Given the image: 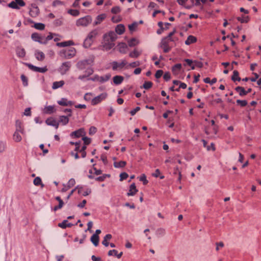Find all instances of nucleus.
Returning <instances> with one entry per match:
<instances>
[{
	"mask_svg": "<svg viewBox=\"0 0 261 261\" xmlns=\"http://www.w3.org/2000/svg\"><path fill=\"white\" fill-rule=\"evenodd\" d=\"M117 37V34L113 31L105 34L103 36V47L106 50L112 48L115 46L114 42L116 40Z\"/></svg>",
	"mask_w": 261,
	"mask_h": 261,
	"instance_id": "obj_1",
	"label": "nucleus"
},
{
	"mask_svg": "<svg viewBox=\"0 0 261 261\" xmlns=\"http://www.w3.org/2000/svg\"><path fill=\"white\" fill-rule=\"evenodd\" d=\"M54 34L50 33L46 37L44 36L41 35L37 33H33L31 35L32 39L36 42H38L41 44H45L47 43L48 40H50L53 38V35Z\"/></svg>",
	"mask_w": 261,
	"mask_h": 261,
	"instance_id": "obj_2",
	"label": "nucleus"
},
{
	"mask_svg": "<svg viewBox=\"0 0 261 261\" xmlns=\"http://www.w3.org/2000/svg\"><path fill=\"white\" fill-rule=\"evenodd\" d=\"M98 33L99 30L97 29H94L90 32L84 40V46L86 48L90 47L92 44L94 39L98 35Z\"/></svg>",
	"mask_w": 261,
	"mask_h": 261,
	"instance_id": "obj_3",
	"label": "nucleus"
},
{
	"mask_svg": "<svg viewBox=\"0 0 261 261\" xmlns=\"http://www.w3.org/2000/svg\"><path fill=\"white\" fill-rule=\"evenodd\" d=\"M76 54L75 49L71 47L68 49H62L59 53V55L63 59H71L75 56Z\"/></svg>",
	"mask_w": 261,
	"mask_h": 261,
	"instance_id": "obj_4",
	"label": "nucleus"
},
{
	"mask_svg": "<svg viewBox=\"0 0 261 261\" xmlns=\"http://www.w3.org/2000/svg\"><path fill=\"white\" fill-rule=\"evenodd\" d=\"M92 20V17L89 15H87L77 19L76 22V25L77 27H86L91 23Z\"/></svg>",
	"mask_w": 261,
	"mask_h": 261,
	"instance_id": "obj_5",
	"label": "nucleus"
},
{
	"mask_svg": "<svg viewBox=\"0 0 261 261\" xmlns=\"http://www.w3.org/2000/svg\"><path fill=\"white\" fill-rule=\"evenodd\" d=\"M25 5L23 0H14L7 5V6L11 8L15 9H19L20 7H23Z\"/></svg>",
	"mask_w": 261,
	"mask_h": 261,
	"instance_id": "obj_6",
	"label": "nucleus"
},
{
	"mask_svg": "<svg viewBox=\"0 0 261 261\" xmlns=\"http://www.w3.org/2000/svg\"><path fill=\"white\" fill-rule=\"evenodd\" d=\"M111 77L110 74H107L103 76H99L98 75H95L94 77L89 79V80H92L93 81H98L100 83H104L108 81Z\"/></svg>",
	"mask_w": 261,
	"mask_h": 261,
	"instance_id": "obj_7",
	"label": "nucleus"
},
{
	"mask_svg": "<svg viewBox=\"0 0 261 261\" xmlns=\"http://www.w3.org/2000/svg\"><path fill=\"white\" fill-rule=\"evenodd\" d=\"M70 62H65L62 64L59 68V71L61 74H65L71 67Z\"/></svg>",
	"mask_w": 261,
	"mask_h": 261,
	"instance_id": "obj_8",
	"label": "nucleus"
},
{
	"mask_svg": "<svg viewBox=\"0 0 261 261\" xmlns=\"http://www.w3.org/2000/svg\"><path fill=\"white\" fill-rule=\"evenodd\" d=\"M170 41L168 39L163 38L161 42V47L163 49L164 52L165 53H168L171 50V47L169 45Z\"/></svg>",
	"mask_w": 261,
	"mask_h": 261,
	"instance_id": "obj_9",
	"label": "nucleus"
},
{
	"mask_svg": "<svg viewBox=\"0 0 261 261\" xmlns=\"http://www.w3.org/2000/svg\"><path fill=\"white\" fill-rule=\"evenodd\" d=\"M15 132L21 133V134L24 135L25 130L23 123L19 120L15 121Z\"/></svg>",
	"mask_w": 261,
	"mask_h": 261,
	"instance_id": "obj_10",
	"label": "nucleus"
},
{
	"mask_svg": "<svg viewBox=\"0 0 261 261\" xmlns=\"http://www.w3.org/2000/svg\"><path fill=\"white\" fill-rule=\"evenodd\" d=\"M93 62L92 59H89L85 60L83 61H80L77 64V67L79 69L82 70L85 68V66L87 65L91 64Z\"/></svg>",
	"mask_w": 261,
	"mask_h": 261,
	"instance_id": "obj_11",
	"label": "nucleus"
},
{
	"mask_svg": "<svg viewBox=\"0 0 261 261\" xmlns=\"http://www.w3.org/2000/svg\"><path fill=\"white\" fill-rule=\"evenodd\" d=\"M107 96V94L106 93H103L98 95L97 96L94 97L91 101V103L93 105H96L101 102L102 100L105 99Z\"/></svg>",
	"mask_w": 261,
	"mask_h": 261,
	"instance_id": "obj_12",
	"label": "nucleus"
},
{
	"mask_svg": "<svg viewBox=\"0 0 261 261\" xmlns=\"http://www.w3.org/2000/svg\"><path fill=\"white\" fill-rule=\"evenodd\" d=\"M26 65L30 69L32 70L33 71L40 73H44L47 70L46 67L40 68L34 66L29 63H27Z\"/></svg>",
	"mask_w": 261,
	"mask_h": 261,
	"instance_id": "obj_13",
	"label": "nucleus"
},
{
	"mask_svg": "<svg viewBox=\"0 0 261 261\" xmlns=\"http://www.w3.org/2000/svg\"><path fill=\"white\" fill-rule=\"evenodd\" d=\"M112 69L113 70H116L118 68L121 69L123 68L126 64L127 62L125 60H123L121 63H118L117 62L114 61L112 62Z\"/></svg>",
	"mask_w": 261,
	"mask_h": 261,
	"instance_id": "obj_14",
	"label": "nucleus"
},
{
	"mask_svg": "<svg viewBox=\"0 0 261 261\" xmlns=\"http://www.w3.org/2000/svg\"><path fill=\"white\" fill-rule=\"evenodd\" d=\"M46 123L48 125L55 127L56 129L59 127V122L52 117L47 119L46 120Z\"/></svg>",
	"mask_w": 261,
	"mask_h": 261,
	"instance_id": "obj_15",
	"label": "nucleus"
},
{
	"mask_svg": "<svg viewBox=\"0 0 261 261\" xmlns=\"http://www.w3.org/2000/svg\"><path fill=\"white\" fill-rule=\"evenodd\" d=\"M106 18V15L105 14H101L98 15L95 19L93 23V25H96L100 24L105 18Z\"/></svg>",
	"mask_w": 261,
	"mask_h": 261,
	"instance_id": "obj_16",
	"label": "nucleus"
},
{
	"mask_svg": "<svg viewBox=\"0 0 261 261\" xmlns=\"http://www.w3.org/2000/svg\"><path fill=\"white\" fill-rule=\"evenodd\" d=\"M138 191L135 183H133L129 187L128 192L127 193L128 196H134Z\"/></svg>",
	"mask_w": 261,
	"mask_h": 261,
	"instance_id": "obj_17",
	"label": "nucleus"
},
{
	"mask_svg": "<svg viewBox=\"0 0 261 261\" xmlns=\"http://www.w3.org/2000/svg\"><path fill=\"white\" fill-rule=\"evenodd\" d=\"M16 52L17 56L19 58H22L25 56V49L21 46H18L16 48Z\"/></svg>",
	"mask_w": 261,
	"mask_h": 261,
	"instance_id": "obj_18",
	"label": "nucleus"
},
{
	"mask_svg": "<svg viewBox=\"0 0 261 261\" xmlns=\"http://www.w3.org/2000/svg\"><path fill=\"white\" fill-rule=\"evenodd\" d=\"M35 56L38 61H43L45 58L44 54L39 50H35Z\"/></svg>",
	"mask_w": 261,
	"mask_h": 261,
	"instance_id": "obj_19",
	"label": "nucleus"
},
{
	"mask_svg": "<svg viewBox=\"0 0 261 261\" xmlns=\"http://www.w3.org/2000/svg\"><path fill=\"white\" fill-rule=\"evenodd\" d=\"M85 135V132H84V130L83 128H80V129H78L77 130L73 132L71 134V136H74L76 138H79V137L82 136L83 135Z\"/></svg>",
	"mask_w": 261,
	"mask_h": 261,
	"instance_id": "obj_20",
	"label": "nucleus"
},
{
	"mask_svg": "<svg viewBox=\"0 0 261 261\" xmlns=\"http://www.w3.org/2000/svg\"><path fill=\"white\" fill-rule=\"evenodd\" d=\"M58 226L65 229L67 227H71L73 226V224L71 223H68L67 220H64L62 222L58 224Z\"/></svg>",
	"mask_w": 261,
	"mask_h": 261,
	"instance_id": "obj_21",
	"label": "nucleus"
},
{
	"mask_svg": "<svg viewBox=\"0 0 261 261\" xmlns=\"http://www.w3.org/2000/svg\"><path fill=\"white\" fill-rule=\"evenodd\" d=\"M20 134L21 133L14 132L12 138L15 142H20L22 140V137Z\"/></svg>",
	"mask_w": 261,
	"mask_h": 261,
	"instance_id": "obj_22",
	"label": "nucleus"
},
{
	"mask_svg": "<svg viewBox=\"0 0 261 261\" xmlns=\"http://www.w3.org/2000/svg\"><path fill=\"white\" fill-rule=\"evenodd\" d=\"M123 80L124 77L121 75H116L113 77V82L115 85L120 84Z\"/></svg>",
	"mask_w": 261,
	"mask_h": 261,
	"instance_id": "obj_23",
	"label": "nucleus"
},
{
	"mask_svg": "<svg viewBox=\"0 0 261 261\" xmlns=\"http://www.w3.org/2000/svg\"><path fill=\"white\" fill-rule=\"evenodd\" d=\"M55 107L53 106H49L45 107L44 112L46 114H51L55 112Z\"/></svg>",
	"mask_w": 261,
	"mask_h": 261,
	"instance_id": "obj_24",
	"label": "nucleus"
},
{
	"mask_svg": "<svg viewBox=\"0 0 261 261\" xmlns=\"http://www.w3.org/2000/svg\"><path fill=\"white\" fill-rule=\"evenodd\" d=\"M112 238V236L111 234H106L103 238V240L102 241V244L106 247H108L109 245L108 241L110 240Z\"/></svg>",
	"mask_w": 261,
	"mask_h": 261,
	"instance_id": "obj_25",
	"label": "nucleus"
},
{
	"mask_svg": "<svg viewBox=\"0 0 261 261\" xmlns=\"http://www.w3.org/2000/svg\"><path fill=\"white\" fill-rule=\"evenodd\" d=\"M58 103L59 105L64 106H71L72 105V102L68 101L66 98H62L60 100L58 101Z\"/></svg>",
	"mask_w": 261,
	"mask_h": 261,
	"instance_id": "obj_26",
	"label": "nucleus"
},
{
	"mask_svg": "<svg viewBox=\"0 0 261 261\" xmlns=\"http://www.w3.org/2000/svg\"><path fill=\"white\" fill-rule=\"evenodd\" d=\"M64 81L55 82L53 84L52 88L53 89H57L59 88L62 87L64 85Z\"/></svg>",
	"mask_w": 261,
	"mask_h": 261,
	"instance_id": "obj_27",
	"label": "nucleus"
},
{
	"mask_svg": "<svg viewBox=\"0 0 261 261\" xmlns=\"http://www.w3.org/2000/svg\"><path fill=\"white\" fill-rule=\"evenodd\" d=\"M124 26L121 24H118L115 29L116 32L119 35L122 34L124 33Z\"/></svg>",
	"mask_w": 261,
	"mask_h": 261,
	"instance_id": "obj_28",
	"label": "nucleus"
},
{
	"mask_svg": "<svg viewBox=\"0 0 261 261\" xmlns=\"http://www.w3.org/2000/svg\"><path fill=\"white\" fill-rule=\"evenodd\" d=\"M196 38L193 36L190 35L188 36L187 39L185 41V44L187 45H190L196 41Z\"/></svg>",
	"mask_w": 261,
	"mask_h": 261,
	"instance_id": "obj_29",
	"label": "nucleus"
},
{
	"mask_svg": "<svg viewBox=\"0 0 261 261\" xmlns=\"http://www.w3.org/2000/svg\"><path fill=\"white\" fill-rule=\"evenodd\" d=\"M90 240L95 246H97L99 240V236L93 234L91 237Z\"/></svg>",
	"mask_w": 261,
	"mask_h": 261,
	"instance_id": "obj_30",
	"label": "nucleus"
},
{
	"mask_svg": "<svg viewBox=\"0 0 261 261\" xmlns=\"http://www.w3.org/2000/svg\"><path fill=\"white\" fill-rule=\"evenodd\" d=\"M235 90L239 93V95L241 96L246 95V90L242 87L238 86L235 88Z\"/></svg>",
	"mask_w": 261,
	"mask_h": 261,
	"instance_id": "obj_31",
	"label": "nucleus"
},
{
	"mask_svg": "<svg viewBox=\"0 0 261 261\" xmlns=\"http://www.w3.org/2000/svg\"><path fill=\"white\" fill-rule=\"evenodd\" d=\"M73 44V42L72 41H64L62 42H59L57 43L56 45L58 46L59 47H65L67 46H70L71 45H72Z\"/></svg>",
	"mask_w": 261,
	"mask_h": 261,
	"instance_id": "obj_32",
	"label": "nucleus"
},
{
	"mask_svg": "<svg viewBox=\"0 0 261 261\" xmlns=\"http://www.w3.org/2000/svg\"><path fill=\"white\" fill-rule=\"evenodd\" d=\"M113 252H114V255L117 256V257L118 258H120L123 254L122 252H121L120 253L118 254L117 251L116 250L113 249V250H111L108 252V255L109 256L113 255Z\"/></svg>",
	"mask_w": 261,
	"mask_h": 261,
	"instance_id": "obj_33",
	"label": "nucleus"
},
{
	"mask_svg": "<svg viewBox=\"0 0 261 261\" xmlns=\"http://www.w3.org/2000/svg\"><path fill=\"white\" fill-rule=\"evenodd\" d=\"M69 122L68 116H61L60 117L59 122L63 125H66Z\"/></svg>",
	"mask_w": 261,
	"mask_h": 261,
	"instance_id": "obj_34",
	"label": "nucleus"
},
{
	"mask_svg": "<svg viewBox=\"0 0 261 261\" xmlns=\"http://www.w3.org/2000/svg\"><path fill=\"white\" fill-rule=\"evenodd\" d=\"M7 148V144L6 141H0V153L4 152Z\"/></svg>",
	"mask_w": 261,
	"mask_h": 261,
	"instance_id": "obj_35",
	"label": "nucleus"
},
{
	"mask_svg": "<svg viewBox=\"0 0 261 261\" xmlns=\"http://www.w3.org/2000/svg\"><path fill=\"white\" fill-rule=\"evenodd\" d=\"M231 80L235 82L236 81H240L241 78L239 76V72L237 70H234L233 75L231 77Z\"/></svg>",
	"mask_w": 261,
	"mask_h": 261,
	"instance_id": "obj_36",
	"label": "nucleus"
},
{
	"mask_svg": "<svg viewBox=\"0 0 261 261\" xmlns=\"http://www.w3.org/2000/svg\"><path fill=\"white\" fill-rule=\"evenodd\" d=\"M181 68V64H176L172 67V71L174 74L178 73Z\"/></svg>",
	"mask_w": 261,
	"mask_h": 261,
	"instance_id": "obj_37",
	"label": "nucleus"
},
{
	"mask_svg": "<svg viewBox=\"0 0 261 261\" xmlns=\"http://www.w3.org/2000/svg\"><path fill=\"white\" fill-rule=\"evenodd\" d=\"M126 163L125 161H120L119 162H115L114 166L115 168H122L126 165Z\"/></svg>",
	"mask_w": 261,
	"mask_h": 261,
	"instance_id": "obj_38",
	"label": "nucleus"
},
{
	"mask_svg": "<svg viewBox=\"0 0 261 261\" xmlns=\"http://www.w3.org/2000/svg\"><path fill=\"white\" fill-rule=\"evenodd\" d=\"M139 43V41L135 38H132L128 41V45L130 47L136 46Z\"/></svg>",
	"mask_w": 261,
	"mask_h": 261,
	"instance_id": "obj_39",
	"label": "nucleus"
},
{
	"mask_svg": "<svg viewBox=\"0 0 261 261\" xmlns=\"http://www.w3.org/2000/svg\"><path fill=\"white\" fill-rule=\"evenodd\" d=\"M249 18L248 16L238 17L237 20L240 21L241 23H247L249 21Z\"/></svg>",
	"mask_w": 261,
	"mask_h": 261,
	"instance_id": "obj_40",
	"label": "nucleus"
},
{
	"mask_svg": "<svg viewBox=\"0 0 261 261\" xmlns=\"http://www.w3.org/2000/svg\"><path fill=\"white\" fill-rule=\"evenodd\" d=\"M34 27L39 30H43L45 28V25L42 23H36L34 25Z\"/></svg>",
	"mask_w": 261,
	"mask_h": 261,
	"instance_id": "obj_41",
	"label": "nucleus"
},
{
	"mask_svg": "<svg viewBox=\"0 0 261 261\" xmlns=\"http://www.w3.org/2000/svg\"><path fill=\"white\" fill-rule=\"evenodd\" d=\"M127 46L126 44L122 43L119 44V51L121 53H125Z\"/></svg>",
	"mask_w": 261,
	"mask_h": 261,
	"instance_id": "obj_42",
	"label": "nucleus"
},
{
	"mask_svg": "<svg viewBox=\"0 0 261 261\" xmlns=\"http://www.w3.org/2000/svg\"><path fill=\"white\" fill-rule=\"evenodd\" d=\"M33 183L35 186H39V185H41L42 187L43 186V185L42 184L41 179L39 177H36L34 179Z\"/></svg>",
	"mask_w": 261,
	"mask_h": 261,
	"instance_id": "obj_43",
	"label": "nucleus"
},
{
	"mask_svg": "<svg viewBox=\"0 0 261 261\" xmlns=\"http://www.w3.org/2000/svg\"><path fill=\"white\" fill-rule=\"evenodd\" d=\"M141 53L135 49L133 51L129 54V56L131 58H137L140 55Z\"/></svg>",
	"mask_w": 261,
	"mask_h": 261,
	"instance_id": "obj_44",
	"label": "nucleus"
},
{
	"mask_svg": "<svg viewBox=\"0 0 261 261\" xmlns=\"http://www.w3.org/2000/svg\"><path fill=\"white\" fill-rule=\"evenodd\" d=\"M21 80L22 82L23 85L25 87L28 85V80L27 76L24 74H22L20 76Z\"/></svg>",
	"mask_w": 261,
	"mask_h": 261,
	"instance_id": "obj_45",
	"label": "nucleus"
},
{
	"mask_svg": "<svg viewBox=\"0 0 261 261\" xmlns=\"http://www.w3.org/2000/svg\"><path fill=\"white\" fill-rule=\"evenodd\" d=\"M156 233L159 237H162L165 234L166 231L164 229L160 228L157 229Z\"/></svg>",
	"mask_w": 261,
	"mask_h": 261,
	"instance_id": "obj_46",
	"label": "nucleus"
},
{
	"mask_svg": "<svg viewBox=\"0 0 261 261\" xmlns=\"http://www.w3.org/2000/svg\"><path fill=\"white\" fill-rule=\"evenodd\" d=\"M68 13L74 16H77L80 14V12L77 10L70 9L68 11Z\"/></svg>",
	"mask_w": 261,
	"mask_h": 261,
	"instance_id": "obj_47",
	"label": "nucleus"
},
{
	"mask_svg": "<svg viewBox=\"0 0 261 261\" xmlns=\"http://www.w3.org/2000/svg\"><path fill=\"white\" fill-rule=\"evenodd\" d=\"M152 86V83L150 81L145 82L143 85V87L145 89L150 88Z\"/></svg>",
	"mask_w": 261,
	"mask_h": 261,
	"instance_id": "obj_48",
	"label": "nucleus"
},
{
	"mask_svg": "<svg viewBox=\"0 0 261 261\" xmlns=\"http://www.w3.org/2000/svg\"><path fill=\"white\" fill-rule=\"evenodd\" d=\"M137 26H138V23L137 22H134L132 24H129L128 25V28H129V30H130V31L133 32V31H135V29L137 28Z\"/></svg>",
	"mask_w": 261,
	"mask_h": 261,
	"instance_id": "obj_49",
	"label": "nucleus"
},
{
	"mask_svg": "<svg viewBox=\"0 0 261 261\" xmlns=\"http://www.w3.org/2000/svg\"><path fill=\"white\" fill-rule=\"evenodd\" d=\"M64 205V202L62 200H60L59 202V205H57V206H55L54 207V211H57L59 209H60Z\"/></svg>",
	"mask_w": 261,
	"mask_h": 261,
	"instance_id": "obj_50",
	"label": "nucleus"
},
{
	"mask_svg": "<svg viewBox=\"0 0 261 261\" xmlns=\"http://www.w3.org/2000/svg\"><path fill=\"white\" fill-rule=\"evenodd\" d=\"M238 105H240L241 107H245L247 105V101L245 100H240L238 99L236 101Z\"/></svg>",
	"mask_w": 261,
	"mask_h": 261,
	"instance_id": "obj_51",
	"label": "nucleus"
},
{
	"mask_svg": "<svg viewBox=\"0 0 261 261\" xmlns=\"http://www.w3.org/2000/svg\"><path fill=\"white\" fill-rule=\"evenodd\" d=\"M140 180L142 181L144 185H146L148 182L146 179V176L144 174L140 177Z\"/></svg>",
	"mask_w": 261,
	"mask_h": 261,
	"instance_id": "obj_52",
	"label": "nucleus"
},
{
	"mask_svg": "<svg viewBox=\"0 0 261 261\" xmlns=\"http://www.w3.org/2000/svg\"><path fill=\"white\" fill-rule=\"evenodd\" d=\"M86 148V146L84 145L82 147L81 149L79 150L82 153V157L83 158H85L86 156V152L85 151Z\"/></svg>",
	"mask_w": 261,
	"mask_h": 261,
	"instance_id": "obj_53",
	"label": "nucleus"
},
{
	"mask_svg": "<svg viewBox=\"0 0 261 261\" xmlns=\"http://www.w3.org/2000/svg\"><path fill=\"white\" fill-rule=\"evenodd\" d=\"M75 184V181L74 179L71 178L68 182L67 187L68 188H70L73 187Z\"/></svg>",
	"mask_w": 261,
	"mask_h": 261,
	"instance_id": "obj_54",
	"label": "nucleus"
},
{
	"mask_svg": "<svg viewBox=\"0 0 261 261\" xmlns=\"http://www.w3.org/2000/svg\"><path fill=\"white\" fill-rule=\"evenodd\" d=\"M120 8L118 6H116L112 8L111 12L114 14H117L120 12Z\"/></svg>",
	"mask_w": 261,
	"mask_h": 261,
	"instance_id": "obj_55",
	"label": "nucleus"
},
{
	"mask_svg": "<svg viewBox=\"0 0 261 261\" xmlns=\"http://www.w3.org/2000/svg\"><path fill=\"white\" fill-rule=\"evenodd\" d=\"M175 30H173L172 32L170 33L167 37H165L164 38L167 39H168V40L170 41H173V39L171 38V37L175 34Z\"/></svg>",
	"mask_w": 261,
	"mask_h": 261,
	"instance_id": "obj_56",
	"label": "nucleus"
},
{
	"mask_svg": "<svg viewBox=\"0 0 261 261\" xmlns=\"http://www.w3.org/2000/svg\"><path fill=\"white\" fill-rule=\"evenodd\" d=\"M128 177V174L125 172L121 173L120 174V180L122 181L124 179H126Z\"/></svg>",
	"mask_w": 261,
	"mask_h": 261,
	"instance_id": "obj_57",
	"label": "nucleus"
},
{
	"mask_svg": "<svg viewBox=\"0 0 261 261\" xmlns=\"http://www.w3.org/2000/svg\"><path fill=\"white\" fill-rule=\"evenodd\" d=\"M163 70H158L156 71V72L155 73V77L156 79L160 78L162 76V75H163Z\"/></svg>",
	"mask_w": 261,
	"mask_h": 261,
	"instance_id": "obj_58",
	"label": "nucleus"
},
{
	"mask_svg": "<svg viewBox=\"0 0 261 261\" xmlns=\"http://www.w3.org/2000/svg\"><path fill=\"white\" fill-rule=\"evenodd\" d=\"M140 108L139 107H137L134 110H132L130 112V114L132 116H134L136 114L137 112H138L139 111H140Z\"/></svg>",
	"mask_w": 261,
	"mask_h": 261,
	"instance_id": "obj_59",
	"label": "nucleus"
},
{
	"mask_svg": "<svg viewBox=\"0 0 261 261\" xmlns=\"http://www.w3.org/2000/svg\"><path fill=\"white\" fill-rule=\"evenodd\" d=\"M24 115L30 116L31 115V108H26L23 113Z\"/></svg>",
	"mask_w": 261,
	"mask_h": 261,
	"instance_id": "obj_60",
	"label": "nucleus"
},
{
	"mask_svg": "<svg viewBox=\"0 0 261 261\" xmlns=\"http://www.w3.org/2000/svg\"><path fill=\"white\" fill-rule=\"evenodd\" d=\"M97 129L94 126H91L89 129V134L90 135L94 134L96 132Z\"/></svg>",
	"mask_w": 261,
	"mask_h": 261,
	"instance_id": "obj_61",
	"label": "nucleus"
},
{
	"mask_svg": "<svg viewBox=\"0 0 261 261\" xmlns=\"http://www.w3.org/2000/svg\"><path fill=\"white\" fill-rule=\"evenodd\" d=\"M82 139L85 145L89 144L91 142V139L87 137H83Z\"/></svg>",
	"mask_w": 261,
	"mask_h": 261,
	"instance_id": "obj_62",
	"label": "nucleus"
},
{
	"mask_svg": "<svg viewBox=\"0 0 261 261\" xmlns=\"http://www.w3.org/2000/svg\"><path fill=\"white\" fill-rule=\"evenodd\" d=\"M140 65V62L139 61L134 62L129 64V66L131 67L134 68Z\"/></svg>",
	"mask_w": 261,
	"mask_h": 261,
	"instance_id": "obj_63",
	"label": "nucleus"
},
{
	"mask_svg": "<svg viewBox=\"0 0 261 261\" xmlns=\"http://www.w3.org/2000/svg\"><path fill=\"white\" fill-rule=\"evenodd\" d=\"M163 77L164 79V80L166 81H169L170 78H171V76H170V74L169 72H166L164 76H163Z\"/></svg>",
	"mask_w": 261,
	"mask_h": 261,
	"instance_id": "obj_64",
	"label": "nucleus"
}]
</instances>
